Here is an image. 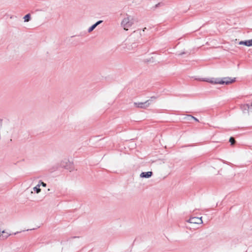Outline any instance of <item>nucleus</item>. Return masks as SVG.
Masks as SVG:
<instances>
[{
	"label": "nucleus",
	"instance_id": "nucleus-24",
	"mask_svg": "<svg viewBox=\"0 0 252 252\" xmlns=\"http://www.w3.org/2000/svg\"><path fill=\"white\" fill-rule=\"evenodd\" d=\"M78 237H79L74 236V237H71L70 238H71V239H73V238H78Z\"/></svg>",
	"mask_w": 252,
	"mask_h": 252
},
{
	"label": "nucleus",
	"instance_id": "nucleus-5",
	"mask_svg": "<svg viewBox=\"0 0 252 252\" xmlns=\"http://www.w3.org/2000/svg\"><path fill=\"white\" fill-rule=\"evenodd\" d=\"M151 101V100L149 99L143 102H134V105L135 107L138 108H146L150 105Z\"/></svg>",
	"mask_w": 252,
	"mask_h": 252
},
{
	"label": "nucleus",
	"instance_id": "nucleus-16",
	"mask_svg": "<svg viewBox=\"0 0 252 252\" xmlns=\"http://www.w3.org/2000/svg\"><path fill=\"white\" fill-rule=\"evenodd\" d=\"M96 27L95 26V25H94H94H93L92 26H91L88 29V32H92Z\"/></svg>",
	"mask_w": 252,
	"mask_h": 252
},
{
	"label": "nucleus",
	"instance_id": "nucleus-20",
	"mask_svg": "<svg viewBox=\"0 0 252 252\" xmlns=\"http://www.w3.org/2000/svg\"><path fill=\"white\" fill-rule=\"evenodd\" d=\"M161 5L160 3H158V4H156L155 6V8H157L159 7Z\"/></svg>",
	"mask_w": 252,
	"mask_h": 252
},
{
	"label": "nucleus",
	"instance_id": "nucleus-7",
	"mask_svg": "<svg viewBox=\"0 0 252 252\" xmlns=\"http://www.w3.org/2000/svg\"><path fill=\"white\" fill-rule=\"evenodd\" d=\"M238 44L239 45H243L248 47L252 46V39L250 40H246L244 41H240Z\"/></svg>",
	"mask_w": 252,
	"mask_h": 252
},
{
	"label": "nucleus",
	"instance_id": "nucleus-21",
	"mask_svg": "<svg viewBox=\"0 0 252 252\" xmlns=\"http://www.w3.org/2000/svg\"><path fill=\"white\" fill-rule=\"evenodd\" d=\"M187 53V52H181V53H179L178 55L179 56H181V55H183V54H185Z\"/></svg>",
	"mask_w": 252,
	"mask_h": 252
},
{
	"label": "nucleus",
	"instance_id": "nucleus-26",
	"mask_svg": "<svg viewBox=\"0 0 252 252\" xmlns=\"http://www.w3.org/2000/svg\"><path fill=\"white\" fill-rule=\"evenodd\" d=\"M149 45H150V44H148L147 46H148V47H149Z\"/></svg>",
	"mask_w": 252,
	"mask_h": 252
},
{
	"label": "nucleus",
	"instance_id": "nucleus-11",
	"mask_svg": "<svg viewBox=\"0 0 252 252\" xmlns=\"http://www.w3.org/2000/svg\"><path fill=\"white\" fill-rule=\"evenodd\" d=\"M61 167L60 166V163H57L54 165L50 169V171L51 172H54L56 170H58L60 169Z\"/></svg>",
	"mask_w": 252,
	"mask_h": 252
},
{
	"label": "nucleus",
	"instance_id": "nucleus-4",
	"mask_svg": "<svg viewBox=\"0 0 252 252\" xmlns=\"http://www.w3.org/2000/svg\"><path fill=\"white\" fill-rule=\"evenodd\" d=\"M236 78H234L231 79L230 77H224L222 79L220 78V80H218L219 82H216V83H219V84H225L228 85L232 83L235 82Z\"/></svg>",
	"mask_w": 252,
	"mask_h": 252
},
{
	"label": "nucleus",
	"instance_id": "nucleus-23",
	"mask_svg": "<svg viewBox=\"0 0 252 252\" xmlns=\"http://www.w3.org/2000/svg\"><path fill=\"white\" fill-rule=\"evenodd\" d=\"M250 106H251V110H249V111L252 112V104L251 105H250Z\"/></svg>",
	"mask_w": 252,
	"mask_h": 252
},
{
	"label": "nucleus",
	"instance_id": "nucleus-13",
	"mask_svg": "<svg viewBox=\"0 0 252 252\" xmlns=\"http://www.w3.org/2000/svg\"><path fill=\"white\" fill-rule=\"evenodd\" d=\"M23 18L25 22L30 21L31 19V14L30 13L26 14Z\"/></svg>",
	"mask_w": 252,
	"mask_h": 252
},
{
	"label": "nucleus",
	"instance_id": "nucleus-8",
	"mask_svg": "<svg viewBox=\"0 0 252 252\" xmlns=\"http://www.w3.org/2000/svg\"><path fill=\"white\" fill-rule=\"evenodd\" d=\"M153 175L152 171L143 172L141 173L140 176L141 178H149Z\"/></svg>",
	"mask_w": 252,
	"mask_h": 252
},
{
	"label": "nucleus",
	"instance_id": "nucleus-6",
	"mask_svg": "<svg viewBox=\"0 0 252 252\" xmlns=\"http://www.w3.org/2000/svg\"><path fill=\"white\" fill-rule=\"evenodd\" d=\"M188 222L194 223V224H201L203 223V221L202 220V217H192L190 218L188 220Z\"/></svg>",
	"mask_w": 252,
	"mask_h": 252
},
{
	"label": "nucleus",
	"instance_id": "nucleus-2",
	"mask_svg": "<svg viewBox=\"0 0 252 252\" xmlns=\"http://www.w3.org/2000/svg\"><path fill=\"white\" fill-rule=\"evenodd\" d=\"M133 24V18L131 16L128 15H127V17L125 18L121 22L122 26L126 31L128 30V28L131 27Z\"/></svg>",
	"mask_w": 252,
	"mask_h": 252
},
{
	"label": "nucleus",
	"instance_id": "nucleus-22",
	"mask_svg": "<svg viewBox=\"0 0 252 252\" xmlns=\"http://www.w3.org/2000/svg\"><path fill=\"white\" fill-rule=\"evenodd\" d=\"M156 98H157V97L154 96H152V97H151V99H156Z\"/></svg>",
	"mask_w": 252,
	"mask_h": 252
},
{
	"label": "nucleus",
	"instance_id": "nucleus-1",
	"mask_svg": "<svg viewBox=\"0 0 252 252\" xmlns=\"http://www.w3.org/2000/svg\"><path fill=\"white\" fill-rule=\"evenodd\" d=\"M142 31L138 30L133 32L125 40V45L128 50H132L136 48L139 43H141Z\"/></svg>",
	"mask_w": 252,
	"mask_h": 252
},
{
	"label": "nucleus",
	"instance_id": "nucleus-17",
	"mask_svg": "<svg viewBox=\"0 0 252 252\" xmlns=\"http://www.w3.org/2000/svg\"><path fill=\"white\" fill-rule=\"evenodd\" d=\"M188 117H191L192 119H193V120H194V121H195L196 122H199L198 120L196 118H195V117H194L192 116V115H188Z\"/></svg>",
	"mask_w": 252,
	"mask_h": 252
},
{
	"label": "nucleus",
	"instance_id": "nucleus-19",
	"mask_svg": "<svg viewBox=\"0 0 252 252\" xmlns=\"http://www.w3.org/2000/svg\"><path fill=\"white\" fill-rule=\"evenodd\" d=\"M102 22V20H99V21H98L97 22H96L94 25H95V26H97L99 24H101V23Z\"/></svg>",
	"mask_w": 252,
	"mask_h": 252
},
{
	"label": "nucleus",
	"instance_id": "nucleus-12",
	"mask_svg": "<svg viewBox=\"0 0 252 252\" xmlns=\"http://www.w3.org/2000/svg\"><path fill=\"white\" fill-rule=\"evenodd\" d=\"M251 106H250V105L248 104H246L241 106V108L244 113L246 111L249 112V110H251Z\"/></svg>",
	"mask_w": 252,
	"mask_h": 252
},
{
	"label": "nucleus",
	"instance_id": "nucleus-15",
	"mask_svg": "<svg viewBox=\"0 0 252 252\" xmlns=\"http://www.w3.org/2000/svg\"><path fill=\"white\" fill-rule=\"evenodd\" d=\"M229 142L231 143V145H233L235 144L236 141H235V140L234 137H231L229 138Z\"/></svg>",
	"mask_w": 252,
	"mask_h": 252
},
{
	"label": "nucleus",
	"instance_id": "nucleus-14",
	"mask_svg": "<svg viewBox=\"0 0 252 252\" xmlns=\"http://www.w3.org/2000/svg\"><path fill=\"white\" fill-rule=\"evenodd\" d=\"M40 184H38L35 187L33 188V190L36 193H39L41 191V189H40Z\"/></svg>",
	"mask_w": 252,
	"mask_h": 252
},
{
	"label": "nucleus",
	"instance_id": "nucleus-9",
	"mask_svg": "<svg viewBox=\"0 0 252 252\" xmlns=\"http://www.w3.org/2000/svg\"><path fill=\"white\" fill-rule=\"evenodd\" d=\"M11 234L8 233L5 230H3L0 232V239L5 240Z\"/></svg>",
	"mask_w": 252,
	"mask_h": 252
},
{
	"label": "nucleus",
	"instance_id": "nucleus-25",
	"mask_svg": "<svg viewBox=\"0 0 252 252\" xmlns=\"http://www.w3.org/2000/svg\"><path fill=\"white\" fill-rule=\"evenodd\" d=\"M18 233H19V232H16L14 233V235H16V234H18Z\"/></svg>",
	"mask_w": 252,
	"mask_h": 252
},
{
	"label": "nucleus",
	"instance_id": "nucleus-18",
	"mask_svg": "<svg viewBox=\"0 0 252 252\" xmlns=\"http://www.w3.org/2000/svg\"><path fill=\"white\" fill-rule=\"evenodd\" d=\"M40 183H41V185L44 187H46L47 185L46 183L43 182L41 180H40L38 182V184H40Z\"/></svg>",
	"mask_w": 252,
	"mask_h": 252
},
{
	"label": "nucleus",
	"instance_id": "nucleus-10",
	"mask_svg": "<svg viewBox=\"0 0 252 252\" xmlns=\"http://www.w3.org/2000/svg\"><path fill=\"white\" fill-rule=\"evenodd\" d=\"M203 80L204 81L209 82L211 84H219V83H216V82H219L218 80H220V78L207 79H203Z\"/></svg>",
	"mask_w": 252,
	"mask_h": 252
},
{
	"label": "nucleus",
	"instance_id": "nucleus-3",
	"mask_svg": "<svg viewBox=\"0 0 252 252\" xmlns=\"http://www.w3.org/2000/svg\"><path fill=\"white\" fill-rule=\"evenodd\" d=\"M60 166L62 168H64L66 170L71 171L74 169V166L72 162H70L67 159L62 160L60 162Z\"/></svg>",
	"mask_w": 252,
	"mask_h": 252
}]
</instances>
